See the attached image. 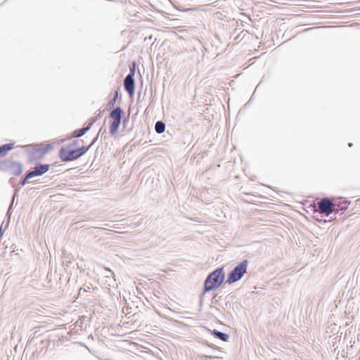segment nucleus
<instances>
[{"label": "nucleus", "instance_id": "nucleus-11", "mask_svg": "<svg viewBox=\"0 0 360 360\" xmlns=\"http://www.w3.org/2000/svg\"><path fill=\"white\" fill-rule=\"evenodd\" d=\"M52 148L51 145L50 144H45V145H40L37 146V148L36 150L39 153L40 155H44L49 152Z\"/></svg>", "mask_w": 360, "mask_h": 360}, {"label": "nucleus", "instance_id": "nucleus-16", "mask_svg": "<svg viewBox=\"0 0 360 360\" xmlns=\"http://www.w3.org/2000/svg\"><path fill=\"white\" fill-rule=\"evenodd\" d=\"M117 96V92L115 93V96L114 97L113 100L111 101L112 105H113L114 103L116 101Z\"/></svg>", "mask_w": 360, "mask_h": 360}, {"label": "nucleus", "instance_id": "nucleus-4", "mask_svg": "<svg viewBox=\"0 0 360 360\" xmlns=\"http://www.w3.org/2000/svg\"><path fill=\"white\" fill-rule=\"evenodd\" d=\"M123 111L120 108L114 109L110 114V117L112 120V122L110 126V132L114 135L117 133L120 127Z\"/></svg>", "mask_w": 360, "mask_h": 360}, {"label": "nucleus", "instance_id": "nucleus-3", "mask_svg": "<svg viewBox=\"0 0 360 360\" xmlns=\"http://www.w3.org/2000/svg\"><path fill=\"white\" fill-rule=\"evenodd\" d=\"M248 266V261L244 260L240 264H239L237 266L234 268V269L230 273L228 278V282L229 283H234L238 280H240L244 274L246 272Z\"/></svg>", "mask_w": 360, "mask_h": 360}, {"label": "nucleus", "instance_id": "nucleus-6", "mask_svg": "<svg viewBox=\"0 0 360 360\" xmlns=\"http://www.w3.org/2000/svg\"><path fill=\"white\" fill-rule=\"evenodd\" d=\"M49 169V165L47 164L45 165H39L36 166L34 169L27 173L26 176L24 178V184L25 181H28L30 179L35 176L41 175L46 173Z\"/></svg>", "mask_w": 360, "mask_h": 360}, {"label": "nucleus", "instance_id": "nucleus-2", "mask_svg": "<svg viewBox=\"0 0 360 360\" xmlns=\"http://www.w3.org/2000/svg\"><path fill=\"white\" fill-rule=\"evenodd\" d=\"M224 280V274L222 269H217L211 273L205 281V291H210L217 288Z\"/></svg>", "mask_w": 360, "mask_h": 360}, {"label": "nucleus", "instance_id": "nucleus-8", "mask_svg": "<svg viewBox=\"0 0 360 360\" xmlns=\"http://www.w3.org/2000/svg\"><path fill=\"white\" fill-rule=\"evenodd\" d=\"M6 166L11 169V172L15 176H19L22 172V165L20 163L13 161H7Z\"/></svg>", "mask_w": 360, "mask_h": 360}, {"label": "nucleus", "instance_id": "nucleus-13", "mask_svg": "<svg viewBox=\"0 0 360 360\" xmlns=\"http://www.w3.org/2000/svg\"><path fill=\"white\" fill-rule=\"evenodd\" d=\"M213 334L215 337L219 338L220 340H221L223 341L228 340L229 336L225 333H223L217 331V330H214Z\"/></svg>", "mask_w": 360, "mask_h": 360}, {"label": "nucleus", "instance_id": "nucleus-10", "mask_svg": "<svg viewBox=\"0 0 360 360\" xmlns=\"http://www.w3.org/2000/svg\"><path fill=\"white\" fill-rule=\"evenodd\" d=\"M14 146L13 143H5L0 146V157L5 156Z\"/></svg>", "mask_w": 360, "mask_h": 360}, {"label": "nucleus", "instance_id": "nucleus-9", "mask_svg": "<svg viewBox=\"0 0 360 360\" xmlns=\"http://www.w3.org/2000/svg\"><path fill=\"white\" fill-rule=\"evenodd\" d=\"M96 118H94L88 124L86 127H84L82 129H77V130H75L72 135L74 137H80L82 136H83L87 131H89L90 129V128L92 127V125L94 124V123L96 122Z\"/></svg>", "mask_w": 360, "mask_h": 360}, {"label": "nucleus", "instance_id": "nucleus-17", "mask_svg": "<svg viewBox=\"0 0 360 360\" xmlns=\"http://www.w3.org/2000/svg\"><path fill=\"white\" fill-rule=\"evenodd\" d=\"M18 184L19 185H22V177L20 178Z\"/></svg>", "mask_w": 360, "mask_h": 360}, {"label": "nucleus", "instance_id": "nucleus-7", "mask_svg": "<svg viewBox=\"0 0 360 360\" xmlns=\"http://www.w3.org/2000/svg\"><path fill=\"white\" fill-rule=\"evenodd\" d=\"M133 75L134 73L129 74L124 79V88L130 95H132L134 92V80Z\"/></svg>", "mask_w": 360, "mask_h": 360}, {"label": "nucleus", "instance_id": "nucleus-1", "mask_svg": "<svg viewBox=\"0 0 360 360\" xmlns=\"http://www.w3.org/2000/svg\"><path fill=\"white\" fill-rule=\"evenodd\" d=\"M79 141H72L69 146L63 147L59 151V157L63 162H70L78 159L82 155L85 154L89 149L91 146H83L77 149H73L74 147L78 146Z\"/></svg>", "mask_w": 360, "mask_h": 360}, {"label": "nucleus", "instance_id": "nucleus-15", "mask_svg": "<svg viewBox=\"0 0 360 360\" xmlns=\"http://www.w3.org/2000/svg\"><path fill=\"white\" fill-rule=\"evenodd\" d=\"M17 191H18V190L16 189L15 192H17ZM15 195H16V193H15V194L13 196L12 201H11V204L9 205L8 210L7 213H6L7 216H10V214L11 213V210H12V207H13V202H14V200H15Z\"/></svg>", "mask_w": 360, "mask_h": 360}, {"label": "nucleus", "instance_id": "nucleus-14", "mask_svg": "<svg viewBox=\"0 0 360 360\" xmlns=\"http://www.w3.org/2000/svg\"><path fill=\"white\" fill-rule=\"evenodd\" d=\"M336 206L338 207L337 209H335V210H346L347 208V206H348V203L347 201H344L341 203V205H336Z\"/></svg>", "mask_w": 360, "mask_h": 360}, {"label": "nucleus", "instance_id": "nucleus-5", "mask_svg": "<svg viewBox=\"0 0 360 360\" xmlns=\"http://www.w3.org/2000/svg\"><path fill=\"white\" fill-rule=\"evenodd\" d=\"M319 212L327 216L335 211L336 204L333 203L329 198H323L317 203Z\"/></svg>", "mask_w": 360, "mask_h": 360}, {"label": "nucleus", "instance_id": "nucleus-12", "mask_svg": "<svg viewBox=\"0 0 360 360\" xmlns=\"http://www.w3.org/2000/svg\"><path fill=\"white\" fill-rule=\"evenodd\" d=\"M155 129V131L158 134H161V133L164 132V131L165 129V125L163 122L159 121V122H156Z\"/></svg>", "mask_w": 360, "mask_h": 360}]
</instances>
